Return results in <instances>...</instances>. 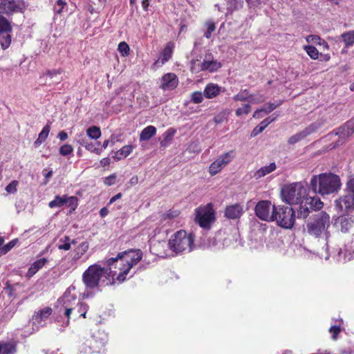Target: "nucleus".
Instances as JSON below:
<instances>
[{
	"label": "nucleus",
	"instance_id": "nucleus-16",
	"mask_svg": "<svg viewBox=\"0 0 354 354\" xmlns=\"http://www.w3.org/2000/svg\"><path fill=\"white\" fill-rule=\"evenodd\" d=\"M52 312L53 310L50 307H45L35 312L31 320L32 330L37 331L41 327H44Z\"/></svg>",
	"mask_w": 354,
	"mask_h": 354
},
{
	"label": "nucleus",
	"instance_id": "nucleus-31",
	"mask_svg": "<svg viewBox=\"0 0 354 354\" xmlns=\"http://www.w3.org/2000/svg\"><path fill=\"white\" fill-rule=\"evenodd\" d=\"M156 133V128L149 125L143 129L140 134V140L146 141L149 140Z\"/></svg>",
	"mask_w": 354,
	"mask_h": 354
},
{
	"label": "nucleus",
	"instance_id": "nucleus-51",
	"mask_svg": "<svg viewBox=\"0 0 354 354\" xmlns=\"http://www.w3.org/2000/svg\"><path fill=\"white\" fill-rule=\"evenodd\" d=\"M118 50L122 56L126 57L129 55L130 48L126 42L122 41L119 44Z\"/></svg>",
	"mask_w": 354,
	"mask_h": 354
},
{
	"label": "nucleus",
	"instance_id": "nucleus-42",
	"mask_svg": "<svg viewBox=\"0 0 354 354\" xmlns=\"http://www.w3.org/2000/svg\"><path fill=\"white\" fill-rule=\"evenodd\" d=\"M57 248L61 250H69L71 249L70 237L68 236H64V237L61 238L59 240Z\"/></svg>",
	"mask_w": 354,
	"mask_h": 354
},
{
	"label": "nucleus",
	"instance_id": "nucleus-34",
	"mask_svg": "<svg viewBox=\"0 0 354 354\" xmlns=\"http://www.w3.org/2000/svg\"><path fill=\"white\" fill-rule=\"evenodd\" d=\"M227 11L232 12L242 8L243 0H225Z\"/></svg>",
	"mask_w": 354,
	"mask_h": 354
},
{
	"label": "nucleus",
	"instance_id": "nucleus-2",
	"mask_svg": "<svg viewBox=\"0 0 354 354\" xmlns=\"http://www.w3.org/2000/svg\"><path fill=\"white\" fill-rule=\"evenodd\" d=\"M88 308V304L77 299L76 287L74 285L69 286L57 301L58 313L67 318V324L69 323L70 319L86 318Z\"/></svg>",
	"mask_w": 354,
	"mask_h": 354
},
{
	"label": "nucleus",
	"instance_id": "nucleus-56",
	"mask_svg": "<svg viewBox=\"0 0 354 354\" xmlns=\"http://www.w3.org/2000/svg\"><path fill=\"white\" fill-rule=\"evenodd\" d=\"M17 242V240H12L10 241L8 244H6L5 246H3L0 252L1 254H6L8 251H10L15 245Z\"/></svg>",
	"mask_w": 354,
	"mask_h": 354
},
{
	"label": "nucleus",
	"instance_id": "nucleus-49",
	"mask_svg": "<svg viewBox=\"0 0 354 354\" xmlns=\"http://www.w3.org/2000/svg\"><path fill=\"white\" fill-rule=\"evenodd\" d=\"M204 93L201 91H195L191 95V100L195 104L201 103L204 99Z\"/></svg>",
	"mask_w": 354,
	"mask_h": 354
},
{
	"label": "nucleus",
	"instance_id": "nucleus-63",
	"mask_svg": "<svg viewBox=\"0 0 354 354\" xmlns=\"http://www.w3.org/2000/svg\"><path fill=\"white\" fill-rule=\"evenodd\" d=\"M58 138L62 141H64L68 138V134L64 131H60L58 134Z\"/></svg>",
	"mask_w": 354,
	"mask_h": 354
},
{
	"label": "nucleus",
	"instance_id": "nucleus-36",
	"mask_svg": "<svg viewBox=\"0 0 354 354\" xmlns=\"http://www.w3.org/2000/svg\"><path fill=\"white\" fill-rule=\"evenodd\" d=\"M306 203H308L312 209L319 210L323 207V203L317 196H313L310 198L306 197Z\"/></svg>",
	"mask_w": 354,
	"mask_h": 354
},
{
	"label": "nucleus",
	"instance_id": "nucleus-41",
	"mask_svg": "<svg viewBox=\"0 0 354 354\" xmlns=\"http://www.w3.org/2000/svg\"><path fill=\"white\" fill-rule=\"evenodd\" d=\"M87 136L93 140H97L101 136V130L97 126H92L86 130Z\"/></svg>",
	"mask_w": 354,
	"mask_h": 354
},
{
	"label": "nucleus",
	"instance_id": "nucleus-39",
	"mask_svg": "<svg viewBox=\"0 0 354 354\" xmlns=\"http://www.w3.org/2000/svg\"><path fill=\"white\" fill-rule=\"evenodd\" d=\"M341 37L343 39L346 46H352L354 44V31L351 30L342 34Z\"/></svg>",
	"mask_w": 354,
	"mask_h": 354
},
{
	"label": "nucleus",
	"instance_id": "nucleus-5",
	"mask_svg": "<svg viewBox=\"0 0 354 354\" xmlns=\"http://www.w3.org/2000/svg\"><path fill=\"white\" fill-rule=\"evenodd\" d=\"M168 245L176 254L189 252L194 248V236L185 230H179L171 236Z\"/></svg>",
	"mask_w": 354,
	"mask_h": 354
},
{
	"label": "nucleus",
	"instance_id": "nucleus-53",
	"mask_svg": "<svg viewBox=\"0 0 354 354\" xmlns=\"http://www.w3.org/2000/svg\"><path fill=\"white\" fill-rule=\"evenodd\" d=\"M251 106L250 104H245L242 107H240L236 109V115L239 117L242 115L243 114H248L250 111Z\"/></svg>",
	"mask_w": 354,
	"mask_h": 354
},
{
	"label": "nucleus",
	"instance_id": "nucleus-7",
	"mask_svg": "<svg viewBox=\"0 0 354 354\" xmlns=\"http://www.w3.org/2000/svg\"><path fill=\"white\" fill-rule=\"evenodd\" d=\"M273 221L284 229H291L295 224V215L292 207L286 205H277L273 209Z\"/></svg>",
	"mask_w": 354,
	"mask_h": 354
},
{
	"label": "nucleus",
	"instance_id": "nucleus-28",
	"mask_svg": "<svg viewBox=\"0 0 354 354\" xmlns=\"http://www.w3.org/2000/svg\"><path fill=\"white\" fill-rule=\"evenodd\" d=\"M276 169V165L274 162H271L269 165L262 167L259 170H257L254 174V177L256 179H259L267 174L272 172Z\"/></svg>",
	"mask_w": 354,
	"mask_h": 354
},
{
	"label": "nucleus",
	"instance_id": "nucleus-6",
	"mask_svg": "<svg viewBox=\"0 0 354 354\" xmlns=\"http://www.w3.org/2000/svg\"><path fill=\"white\" fill-rule=\"evenodd\" d=\"M307 196V189L304 183H291L281 189L282 200L290 205L301 204Z\"/></svg>",
	"mask_w": 354,
	"mask_h": 354
},
{
	"label": "nucleus",
	"instance_id": "nucleus-15",
	"mask_svg": "<svg viewBox=\"0 0 354 354\" xmlns=\"http://www.w3.org/2000/svg\"><path fill=\"white\" fill-rule=\"evenodd\" d=\"M354 133V118L347 122L344 125L339 127L335 133H330L327 135L330 139H332L333 136H338V142L333 147H335L344 142V139Z\"/></svg>",
	"mask_w": 354,
	"mask_h": 354
},
{
	"label": "nucleus",
	"instance_id": "nucleus-40",
	"mask_svg": "<svg viewBox=\"0 0 354 354\" xmlns=\"http://www.w3.org/2000/svg\"><path fill=\"white\" fill-rule=\"evenodd\" d=\"M15 351V346L12 344L0 342V354H13Z\"/></svg>",
	"mask_w": 354,
	"mask_h": 354
},
{
	"label": "nucleus",
	"instance_id": "nucleus-35",
	"mask_svg": "<svg viewBox=\"0 0 354 354\" xmlns=\"http://www.w3.org/2000/svg\"><path fill=\"white\" fill-rule=\"evenodd\" d=\"M50 130V125L46 124L44 128L42 129L41 131L39 134L38 138L35 141L34 145L36 147L39 146L43 143L47 138L49 132Z\"/></svg>",
	"mask_w": 354,
	"mask_h": 354
},
{
	"label": "nucleus",
	"instance_id": "nucleus-57",
	"mask_svg": "<svg viewBox=\"0 0 354 354\" xmlns=\"http://www.w3.org/2000/svg\"><path fill=\"white\" fill-rule=\"evenodd\" d=\"M17 184H18L17 181H16V180L12 181L10 183H9L6 186V190L7 191V192L10 193V194H13V193L16 192Z\"/></svg>",
	"mask_w": 354,
	"mask_h": 354
},
{
	"label": "nucleus",
	"instance_id": "nucleus-21",
	"mask_svg": "<svg viewBox=\"0 0 354 354\" xmlns=\"http://www.w3.org/2000/svg\"><path fill=\"white\" fill-rule=\"evenodd\" d=\"M62 73V71L60 69L48 71L41 78H46L44 82L45 84H51L54 83H59L62 80V77H61Z\"/></svg>",
	"mask_w": 354,
	"mask_h": 354
},
{
	"label": "nucleus",
	"instance_id": "nucleus-54",
	"mask_svg": "<svg viewBox=\"0 0 354 354\" xmlns=\"http://www.w3.org/2000/svg\"><path fill=\"white\" fill-rule=\"evenodd\" d=\"M17 286H21V285L19 283H16L15 284H10L8 283H6V289L8 290V295L10 297L15 295V291L16 290Z\"/></svg>",
	"mask_w": 354,
	"mask_h": 354
},
{
	"label": "nucleus",
	"instance_id": "nucleus-61",
	"mask_svg": "<svg viewBox=\"0 0 354 354\" xmlns=\"http://www.w3.org/2000/svg\"><path fill=\"white\" fill-rule=\"evenodd\" d=\"M115 176L111 175V176L105 178L104 183L105 185L110 186L115 183Z\"/></svg>",
	"mask_w": 354,
	"mask_h": 354
},
{
	"label": "nucleus",
	"instance_id": "nucleus-33",
	"mask_svg": "<svg viewBox=\"0 0 354 354\" xmlns=\"http://www.w3.org/2000/svg\"><path fill=\"white\" fill-rule=\"evenodd\" d=\"M11 30H5L0 32V44L3 49L8 48L11 44V36L10 32Z\"/></svg>",
	"mask_w": 354,
	"mask_h": 354
},
{
	"label": "nucleus",
	"instance_id": "nucleus-50",
	"mask_svg": "<svg viewBox=\"0 0 354 354\" xmlns=\"http://www.w3.org/2000/svg\"><path fill=\"white\" fill-rule=\"evenodd\" d=\"M67 3L65 1L57 0L55 5L54 6V11L57 14H61L64 11V9L66 8Z\"/></svg>",
	"mask_w": 354,
	"mask_h": 354
},
{
	"label": "nucleus",
	"instance_id": "nucleus-11",
	"mask_svg": "<svg viewBox=\"0 0 354 354\" xmlns=\"http://www.w3.org/2000/svg\"><path fill=\"white\" fill-rule=\"evenodd\" d=\"M276 207L269 201H261L255 206L256 216L262 221L272 222L274 215L273 209Z\"/></svg>",
	"mask_w": 354,
	"mask_h": 354
},
{
	"label": "nucleus",
	"instance_id": "nucleus-17",
	"mask_svg": "<svg viewBox=\"0 0 354 354\" xmlns=\"http://www.w3.org/2000/svg\"><path fill=\"white\" fill-rule=\"evenodd\" d=\"M178 84V79L176 75L168 73L162 77L160 88L164 91L174 89Z\"/></svg>",
	"mask_w": 354,
	"mask_h": 354
},
{
	"label": "nucleus",
	"instance_id": "nucleus-59",
	"mask_svg": "<svg viewBox=\"0 0 354 354\" xmlns=\"http://www.w3.org/2000/svg\"><path fill=\"white\" fill-rule=\"evenodd\" d=\"M329 332L332 333V338L333 339H336L337 335L340 332V327L337 326H332L329 329Z\"/></svg>",
	"mask_w": 354,
	"mask_h": 354
},
{
	"label": "nucleus",
	"instance_id": "nucleus-19",
	"mask_svg": "<svg viewBox=\"0 0 354 354\" xmlns=\"http://www.w3.org/2000/svg\"><path fill=\"white\" fill-rule=\"evenodd\" d=\"M353 222L354 221L351 216L344 214L337 217L335 224L342 232L346 233L349 232L350 229L353 227Z\"/></svg>",
	"mask_w": 354,
	"mask_h": 354
},
{
	"label": "nucleus",
	"instance_id": "nucleus-44",
	"mask_svg": "<svg viewBox=\"0 0 354 354\" xmlns=\"http://www.w3.org/2000/svg\"><path fill=\"white\" fill-rule=\"evenodd\" d=\"M306 53L313 59H317L319 57L318 50L313 46H305L304 47Z\"/></svg>",
	"mask_w": 354,
	"mask_h": 354
},
{
	"label": "nucleus",
	"instance_id": "nucleus-1",
	"mask_svg": "<svg viewBox=\"0 0 354 354\" xmlns=\"http://www.w3.org/2000/svg\"><path fill=\"white\" fill-rule=\"evenodd\" d=\"M142 258L140 250H131L120 252L115 258L107 259L105 267L98 263L91 265L82 274V281L86 289L81 295L82 298L92 297V289L113 284L115 277L120 282L124 281L133 266Z\"/></svg>",
	"mask_w": 354,
	"mask_h": 354
},
{
	"label": "nucleus",
	"instance_id": "nucleus-52",
	"mask_svg": "<svg viewBox=\"0 0 354 354\" xmlns=\"http://www.w3.org/2000/svg\"><path fill=\"white\" fill-rule=\"evenodd\" d=\"M73 151V148L71 145L66 144L59 148V153L64 156L70 155Z\"/></svg>",
	"mask_w": 354,
	"mask_h": 354
},
{
	"label": "nucleus",
	"instance_id": "nucleus-37",
	"mask_svg": "<svg viewBox=\"0 0 354 354\" xmlns=\"http://www.w3.org/2000/svg\"><path fill=\"white\" fill-rule=\"evenodd\" d=\"M80 143L84 146L88 151L95 153L97 155H100L102 152V149L95 147V145L93 142H89L85 139H82L80 141Z\"/></svg>",
	"mask_w": 354,
	"mask_h": 354
},
{
	"label": "nucleus",
	"instance_id": "nucleus-8",
	"mask_svg": "<svg viewBox=\"0 0 354 354\" xmlns=\"http://www.w3.org/2000/svg\"><path fill=\"white\" fill-rule=\"evenodd\" d=\"M222 66V64L214 60L212 53H207L200 64H196V61H192L191 70L192 72L198 73L202 71H207L210 73L216 71Z\"/></svg>",
	"mask_w": 354,
	"mask_h": 354
},
{
	"label": "nucleus",
	"instance_id": "nucleus-30",
	"mask_svg": "<svg viewBox=\"0 0 354 354\" xmlns=\"http://www.w3.org/2000/svg\"><path fill=\"white\" fill-rule=\"evenodd\" d=\"M276 117L270 116L266 119H264L258 126H257L252 131L251 136H256L261 132H262L266 127L270 124L271 122L274 121Z\"/></svg>",
	"mask_w": 354,
	"mask_h": 354
},
{
	"label": "nucleus",
	"instance_id": "nucleus-62",
	"mask_svg": "<svg viewBox=\"0 0 354 354\" xmlns=\"http://www.w3.org/2000/svg\"><path fill=\"white\" fill-rule=\"evenodd\" d=\"M179 212L177 210L169 211L166 214L165 217L168 218H174L178 216Z\"/></svg>",
	"mask_w": 354,
	"mask_h": 354
},
{
	"label": "nucleus",
	"instance_id": "nucleus-13",
	"mask_svg": "<svg viewBox=\"0 0 354 354\" xmlns=\"http://www.w3.org/2000/svg\"><path fill=\"white\" fill-rule=\"evenodd\" d=\"M214 218V212L209 205L196 209V220L201 227L209 228Z\"/></svg>",
	"mask_w": 354,
	"mask_h": 354
},
{
	"label": "nucleus",
	"instance_id": "nucleus-26",
	"mask_svg": "<svg viewBox=\"0 0 354 354\" xmlns=\"http://www.w3.org/2000/svg\"><path fill=\"white\" fill-rule=\"evenodd\" d=\"M47 262L48 259L44 257L35 261L29 268L27 272V277H32L37 271L42 268Z\"/></svg>",
	"mask_w": 354,
	"mask_h": 354
},
{
	"label": "nucleus",
	"instance_id": "nucleus-18",
	"mask_svg": "<svg viewBox=\"0 0 354 354\" xmlns=\"http://www.w3.org/2000/svg\"><path fill=\"white\" fill-rule=\"evenodd\" d=\"M335 207L340 211L353 209L354 197L348 192L346 195L335 201Z\"/></svg>",
	"mask_w": 354,
	"mask_h": 354
},
{
	"label": "nucleus",
	"instance_id": "nucleus-20",
	"mask_svg": "<svg viewBox=\"0 0 354 354\" xmlns=\"http://www.w3.org/2000/svg\"><path fill=\"white\" fill-rule=\"evenodd\" d=\"M174 44L168 43L163 49L160 57L153 64L154 67H160L169 60L173 53Z\"/></svg>",
	"mask_w": 354,
	"mask_h": 354
},
{
	"label": "nucleus",
	"instance_id": "nucleus-45",
	"mask_svg": "<svg viewBox=\"0 0 354 354\" xmlns=\"http://www.w3.org/2000/svg\"><path fill=\"white\" fill-rule=\"evenodd\" d=\"M205 25L207 30L204 34V36L206 38L209 39L212 37V33L213 32H214L216 30L215 24L212 21L209 20V21H206Z\"/></svg>",
	"mask_w": 354,
	"mask_h": 354
},
{
	"label": "nucleus",
	"instance_id": "nucleus-10",
	"mask_svg": "<svg viewBox=\"0 0 354 354\" xmlns=\"http://www.w3.org/2000/svg\"><path fill=\"white\" fill-rule=\"evenodd\" d=\"M236 157V151L230 150L218 156L209 167V172L211 176H214L221 171L224 167L230 164Z\"/></svg>",
	"mask_w": 354,
	"mask_h": 354
},
{
	"label": "nucleus",
	"instance_id": "nucleus-29",
	"mask_svg": "<svg viewBox=\"0 0 354 354\" xmlns=\"http://www.w3.org/2000/svg\"><path fill=\"white\" fill-rule=\"evenodd\" d=\"M133 149L132 145H125L115 153L113 158L116 161L124 158L132 152Z\"/></svg>",
	"mask_w": 354,
	"mask_h": 354
},
{
	"label": "nucleus",
	"instance_id": "nucleus-14",
	"mask_svg": "<svg viewBox=\"0 0 354 354\" xmlns=\"http://www.w3.org/2000/svg\"><path fill=\"white\" fill-rule=\"evenodd\" d=\"M25 8L22 0H0V13L11 15L14 12H21Z\"/></svg>",
	"mask_w": 354,
	"mask_h": 354
},
{
	"label": "nucleus",
	"instance_id": "nucleus-12",
	"mask_svg": "<svg viewBox=\"0 0 354 354\" xmlns=\"http://www.w3.org/2000/svg\"><path fill=\"white\" fill-rule=\"evenodd\" d=\"M66 205L70 208L69 213H72L76 209L78 205V199L76 196H68L67 195H57L54 199L49 202L48 207L50 208L61 207Z\"/></svg>",
	"mask_w": 354,
	"mask_h": 354
},
{
	"label": "nucleus",
	"instance_id": "nucleus-60",
	"mask_svg": "<svg viewBox=\"0 0 354 354\" xmlns=\"http://www.w3.org/2000/svg\"><path fill=\"white\" fill-rule=\"evenodd\" d=\"M110 143L114 145L116 142L120 140V134H112L109 138Z\"/></svg>",
	"mask_w": 354,
	"mask_h": 354
},
{
	"label": "nucleus",
	"instance_id": "nucleus-24",
	"mask_svg": "<svg viewBox=\"0 0 354 354\" xmlns=\"http://www.w3.org/2000/svg\"><path fill=\"white\" fill-rule=\"evenodd\" d=\"M243 213V208L239 204H235L226 207L225 215L230 219H235L241 216Z\"/></svg>",
	"mask_w": 354,
	"mask_h": 354
},
{
	"label": "nucleus",
	"instance_id": "nucleus-27",
	"mask_svg": "<svg viewBox=\"0 0 354 354\" xmlns=\"http://www.w3.org/2000/svg\"><path fill=\"white\" fill-rule=\"evenodd\" d=\"M280 104H281V103H278V104L268 103V104H266L263 107L256 110L253 114V118H260L263 116L261 115V113H264L265 114H268L270 112H272L273 110H274L277 107H278Z\"/></svg>",
	"mask_w": 354,
	"mask_h": 354
},
{
	"label": "nucleus",
	"instance_id": "nucleus-38",
	"mask_svg": "<svg viewBox=\"0 0 354 354\" xmlns=\"http://www.w3.org/2000/svg\"><path fill=\"white\" fill-rule=\"evenodd\" d=\"M306 41L308 43H313L319 46H323L326 48H328V44L320 37L316 35H310L307 36Z\"/></svg>",
	"mask_w": 354,
	"mask_h": 354
},
{
	"label": "nucleus",
	"instance_id": "nucleus-4",
	"mask_svg": "<svg viewBox=\"0 0 354 354\" xmlns=\"http://www.w3.org/2000/svg\"><path fill=\"white\" fill-rule=\"evenodd\" d=\"M308 234L315 238L322 239L325 245H328V240L330 236L328 229L330 227V217L325 212H320L315 214L307 223Z\"/></svg>",
	"mask_w": 354,
	"mask_h": 354
},
{
	"label": "nucleus",
	"instance_id": "nucleus-22",
	"mask_svg": "<svg viewBox=\"0 0 354 354\" xmlns=\"http://www.w3.org/2000/svg\"><path fill=\"white\" fill-rule=\"evenodd\" d=\"M223 90L221 86L214 83H209L204 89V96L207 99H212L218 96Z\"/></svg>",
	"mask_w": 354,
	"mask_h": 354
},
{
	"label": "nucleus",
	"instance_id": "nucleus-46",
	"mask_svg": "<svg viewBox=\"0 0 354 354\" xmlns=\"http://www.w3.org/2000/svg\"><path fill=\"white\" fill-rule=\"evenodd\" d=\"M250 97L249 92L247 89L241 90L238 94L233 97L235 101H248Z\"/></svg>",
	"mask_w": 354,
	"mask_h": 354
},
{
	"label": "nucleus",
	"instance_id": "nucleus-9",
	"mask_svg": "<svg viewBox=\"0 0 354 354\" xmlns=\"http://www.w3.org/2000/svg\"><path fill=\"white\" fill-rule=\"evenodd\" d=\"M108 340L106 333L104 331L97 330L94 333L90 338L86 340L84 345L89 348L93 353H100L105 346Z\"/></svg>",
	"mask_w": 354,
	"mask_h": 354
},
{
	"label": "nucleus",
	"instance_id": "nucleus-25",
	"mask_svg": "<svg viewBox=\"0 0 354 354\" xmlns=\"http://www.w3.org/2000/svg\"><path fill=\"white\" fill-rule=\"evenodd\" d=\"M325 120L319 119L306 127L302 131L305 137L318 131L325 124Z\"/></svg>",
	"mask_w": 354,
	"mask_h": 354
},
{
	"label": "nucleus",
	"instance_id": "nucleus-47",
	"mask_svg": "<svg viewBox=\"0 0 354 354\" xmlns=\"http://www.w3.org/2000/svg\"><path fill=\"white\" fill-rule=\"evenodd\" d=\"M228 114V110L222 111L214 118V122L216 124L223 123L224 121L227 120Z\"/></svg>",
	"mask_w": 354,
	"mask_h": 354
},
{
	"label": "nucleus",
	"instance_id": "nucleus-43",
	"mask_svg": "<svg viewBox=\"0 0 354 354\" xmlns=\"http://www.w3.org/2000/svg\"><path fill=\"white\" fill-rule=\"evenodd\" d=\"M266 97L263 95L257 93L254 94H250L248 102L251 104H260L265 101Z\"/></svg>",
	"mask_w": 354,
	"mask_h": 354
},
{
	"label": "nucleus",
	"instance_id": "nucleus-64",
	"mask_svg": "<svg viewBox=\"0 0 354 354\" xmlns=\"http://www.w3.org/2000/svg\"><path fill=\"white\" fill-rule=\"evenodd\" d=\"M110 159L109 158H102L101 160H100V163L102 164V166L104 167H106V166H108L110 165Z\"/></svg>",
	"mask_w": 354,
	"mask_h": 354
},
{
	"label": "nucleus",
	"instance_id": "nucleus-3",
	"mask_svg": "<svg viewBox=\"0 0 354 354\" xmlns=\"http://www.w3.org/2000/svg\"><path fill=\"white\" fill-rule=\"evenodd\" d=\"M341 186L338 176L333 174H322L313 176L310 180V187L315 194L321 195L337 192Z\"/></svg>",
	"mask_w": 354,
	"mask_h": 354
},
{
	"label": "nucleus",
	"instance_id": "nucleus-32",
	"mask_svg": "<svg viewBox=\"0 0 354 354\" xmlns=\"http://www.w3.org/2000/svg\"><path fill=\"white\" fill-rule=\"evenodd\" d=\"M175 133L176 130L174 129L169 128V129H167L162 135L163 138L162 140L160 142L161 147H167L171 143Z\"/></svg>",
	"mask_w": 354,
	"mask_h": 354
},
{
	"label": "nucleus",
	"instance_id": "nucleus-48",
	"mask_svg": "<svg viewBox=\"0 0 354 354\" xmlns=\"http://www.w3.org/2000/svg\"><path fill=\"white\" fill-rule=\"evenodd\" d=\"M306 137H305L303 131H301L292 136L291 137H290L288 140V142L290 145H294V144H296L297 142H299L300 140L304 139Z\"/></svg>",
	"mask_w": 354,
	"mask_h": 354
},
{
	"label": "nucleus",
	"instance_id": "nucleus-55",
	"mask_svg": "<svg viewBox=\"0 0 354 354\" xmlns=\"http://www.w3.org/2000/svg\"><path fill=\"white\" fill-rule=\"evenodd\" d=\"M246 1L250 8H257L265 4L266 0H246Z\"/></svg>",
	"mask_w": 354,
	"mask_h": 354
},
{
	"label": "nucleus",
	"instance_id": "nucleus-58",
	"mask_svg": "<svg viewBox=\"0 0 354 354\" xmlns=\"http://www.w3.org/2000/svg\"><path fill=\"white\" fill-rule=\"evenodd\" d=\"M309 213L308 207L300 206L298 211V216L305 218L308 216Z\"/></svg>",
	"mask_w": 354,
	"mask_h": 354
},
{
	"label": "nucleus",
	"instance_id": "nucleus-23",
	"mask_svg": "<svg viewBox=\"0 0 354 354\" xmlns=\"http://www.w3.org/2000/svg\"><path fill=\"white\" fill-rule=\"evenodd\" d=\"M89 243L83 241L77 245L73 250L72 259L75 261L80 260L88 250Z\"/></svg>",
	"mask_w": 354,
	"mask_h": 354
}]
</instances>
